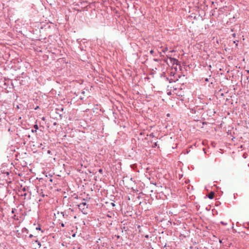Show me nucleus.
I'll return each instance as SVG.
<instances>
[{"label": "nucleus", "instance_id": "393cba45", "mask_svg": "<svg viewBox=\"0 0 249 249\" xmlns=\"http://www.w3.org/2000/svg\"><path fill=\"white\" fill-rule=\"evenodd\" d=\"M54 125H55L56 124V123H54Z\"/></svg>", "mask_w": 249, "mask_h": 249}, {"label": "nucleus", "instance_id": "f03ea898", "mask_svg": "<svg viewBox=\"0 0 249 249\" xmlns=\"http://www.w3.org/2000/svg\"><path fill=\"white\" fill-rule=\"evenodd\" d=\"M62 212H59L57 211L56 213H54V215L55 216V220H57L58 222H59V224H61V226H62V223H61V218L62 217Z\"/></svg>", "mask_w": 249, "mask_h": 249}, {"label": "nucleus", "instance_id": "b1692460", "mask_svg": "<svg viewBox=\"0 0 249 249\" xmlns=\"http://www.w3.org/2000/svg\"><path fill=\"white\" fill-rule=\"evenodd\" d=\"M45 196V195H44V194H43V195H42V196Z\"/></svg>", "mask_w": 249, "mask_h": 249}, {"label": "nucleus", "instance_id": "a211bd4d", "mask_svg": "<svg viewBox=\"0 0 249 249\" xmlns=\"http://www.w3.org/2000/svg\"><path fill=\"white\" fill-rule=\"evenodd\" d=\"M33 236V235L32 234H30V235H29V237H30V238H32Z\"/></svg>", "mask_w": 249, "mask_h": 249}, {"label": "nucleus", "instance_id": "412c9836", "mask_svg": "<svg viewBox=\"0 0 249 249\" xmlns=\"http://www.w3.org/2000/svg\"><path fill=\"white\" fill-rule=\"evenodd\" d=\"M23 191H24L26 190V189H25V188H23Z\"/></svg>", "mask_w": 249, "mask_h": 249}, {"label": "nucleus", "instance_id": "6e6552de", "mask_svg": "<svg viewBox=\"0 0 249 249\" xmlns=\"http://www.w3.org/2000/svg\"><path fill=\"white\" fill-rule=\"evenodd\" d=\"M221 223L223 225H227V223H225L223 221H221Z\"/></svg>", "mask_w": 249, "mask_h": 249}, {"label": "nucleus", "instance_id": "9b49d317", "mask_svg": "<svg viewBox=\"0 0 249 249\" xmlns=\"http://www.w3.org/2000/svg\"><path fill=\"white\" fill-rule=\"evenodd\" d=\"M150 137H154V135L153 133H151L150 134Z\"/></svg>", "mask_w": 249, "mask_h": 249}, {"label": "nucleus", "instance_id": "2eb2a0df", "mask_svg": "<svg viewBox=\"0 0 249 249\" xmlns=\"http://www.w3.org/2000/svg\"><path fill=\"white\" fill-rule=\"evenodd\" d=\"M70 211H71V212H72V210H71V208H69V210H68V213H69V212Z\"/></svg>", "mask_w": 249, "mask_h": 249}, {"label": "nucleus", "instance_id": "f257e3e1", "mask_svg": "<svg viewBox=\"0 0 249 249\" xmlns=\"http://www.w3.org/2000/svg\"><path fill=\"white\" fill-rule=\"evenodd\" d=\"M79 209L82 211L83 213L87 214L88 211L87 208L88 206L87 205V203L86 202H83L78 205Z\"/></svg>", "mask_w": 249, "mask_h": 249}, {"label": "nucleus", "instance_id": "4be33fe9", "mask_svg": "<svg viewBox=\"0 0 249 249\" xmlns=\"http://www.w3.org/2000/svg\"><path fill=\"white\" fill-rule=\"evenodd\" d=\"M38 107H37L35 108V109H38Z\"/></svg>", "mask_w": 249, "mask_h": 249}, {"label": "nucleus", "instance_id": "423d86ee", "mask_svg": "<svg viewBox=\"0 0 249 249\" xmlns=\"http://www.w3.org/2000/svg\"><path fill=\"white\" fill-rule=\"evenodd\" d=\"M239 41L237 40H236L235 41H233V43H235L236 44V46H237L238 45V43Z\"/></svg>", "mask_w": 249, "mask_h": 249}, {"label": "nucleus", "instance_id": "6ab92c4d", "mask_svg": "<svg viewBox=\"0 0 249 249\" xmlns=\"http://www.w3.org/2000/svg\"><path fill=\"white\" fill-rule=\"evenodd\" d=\"M205 80V81H207V82L209 81L208 78H206Z\"/></svg>", "mask_w": 249, "mask_h": 249}, {"label": "nucleus", "instance_id": "20e7f679", "mask_svg": "<svg viewBox=\"0 0 249 249\" xmlns=\"http://www.w3.org/2000/svg\"><path fill=\"white\" fill-rule=\"evenodd\" d=\"M214 192H211L208 194V197L210 199H212L213 198V197H214Z\"/></svg>", "mask_w": 249, "mask_h": 249}, {"label": "nucleus", "instance_id": "aec40b11", "mask_svg": "<svg viewBox=\"0 0 249 249\" xmlns=\"http://www.w3.org/2000/svg\"><path fill=\"white\" fill-rule=\"evenodd\" d=\"M36 230H40V228H39V227H37V228H36Z\"/></svg>", "mask_w": 249, "mask_h": 249}, {"label": "nucleus", "instance_id": "4468645a", "mask_svg": "<svg viewBox=\"0 0 249 249\" xmlns=\"http://www.w3.org/2000/svg\"><path fill=\"white\" fill-rule=\"evenodd\" d=\"M157 146V143H156V142H155V143H154V145L153 146V147H156V146Z\"/></svg>", "mask_w": 249, "mask_h": 249}, {"label": "nucleus", "instance_id": "7ed1b4c3", "mask_svg": "<svg viewBox=\"0 0 249 249\" xmlns=\"http://www.w3.org/2000/svg\"><path fill=\"white\" fill-rule=\"evenodd\" d=\"M170 62L173 64V65H178L179 64V62L178 60L176 58L170 57L169 58Z\"/></svg>", "mask_w": 249, "mask_h": 249}, {"label": "nucleus", "instance_id": "dca6fc26", "mask_svg": "<svg viewBox=\"0 0 249 249\" xmlns=\"http://www.w3.org/2000/svg\"><path fill=\"white\" fill-rule=\"evenodd\" d=\"M35 127L36 128V129H37L38 128V126L37 125H35Z\"/></svg>", "mask_w": 249, "mask_h": 249}, {"label": "nucleus", "instance_id": "5701e85b", "mask_svg": "<svg viewBox=\"0 0 249 249\" xmlns=\"http://www.w3.org/2000/svg\"><path fill=\"white\" fill-rule=\"evenodd\" d=\"M112 204L113 206L115 205V204L114 203H112Z\"/></svg>", "mask_w": 249, "mask_h": 249}, {"label": "nucleus", "instance_id": "39448f33", "mask_svg": "<svg viewBox=\"0 0 249 249\" xmlns=\"http://www.w3.org/2000/svg\"><path fill=\"white\" fill-rule=\"evenodd\" d=\"M36 243H37V244H38V247H39V248H40V246H41V244H40V243L38 241H37V240H36Z\"/></svg>", "mask_w": 249, "mask_h": 249}, {"label": "nucleus", "instance_id": "0eeeda50", "mask_svg": "<svg viewBox=\"0 0 249 249\" xmlns=\"http://www.w3.org/2000/svg\"><path fill=\"white\" fill-rule=\"evenodd\" d=\"M245 228H246L247 229L249 230V224H247V226L245 225Z\"/></svg>", "mask_w": 249, "mask_h": 249}, {"label": "nucleus", "instance_id": "f8f14e48", "mask_svg": "<svg viewBox=\"0 0 249 249\" xmlns=\"http://www.w3.org/2000/svg\"><path fill=\"white\" fill-rule=\"evenodd\" d=\"M150 53L152 54L154 53V51L153 50H151L150 52Z\"/></svg>", "mask_w": 249, "mask_h": 249}, {"label": "nucleus", "instance_id": "f3484780", "mask_svg": "<svg viewBox=\"0 0 249 249\" xmlns=\"http://www.w3.org/2000/svg\"><path fill=\"white\" fill-rule=\"evenodd\" d=\"M167 50V48H166L164 49V50H163V51L164 52H165V51H166Z\"/></svg>", "mask_w": 249, "mask_h": 249}, {"label": "nucleus", "instance_id": "1a4fd4ad", "mask_svg": "<svg viewBox=\"0 0 249 249\" xmlns=\"http://www.w3.org/2000/svg\"><path fill=\"white\" fill-rule=\"evenodd\" d=\"M99 172L102 174L103 173V170L102 169H100L99 170Z\"/></svg>", "mask_w": 249, "mask_h": 249}, {"label": "nucleus", "instance_id": "9d476101", "mask_svg": "<svg viewBox=\"0 0 249 249\" xmlns=\"http://www.w3.org/2000/svg\"><path fill=\"white\" fill-rule=\"evenodd\" d=\"M66 193L65 192H63V198H66L67 197V196H64L65 194Z\"/></svg>", "mask_w": 249, "mask_h": 249}, {"label": "nucleus", "instance_id": "ddd939ff", "mask_svg": "<svg viewBox=\"0 0 249 249\" xmlns=\"http://www.w3.org/2000/svg\"><path fill=\"white\" fill-rule=\"evenodd\" d=\"M232 36H233V37H235L236 36V34H235V33H234V34H233L232 35Z\"/></svg>", "mask_w": 249, "mask_h": 249}]
</instances>
